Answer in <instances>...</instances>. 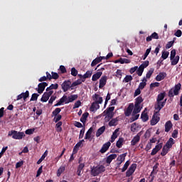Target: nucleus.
Listing matches in <instances>:
<instances>
[{"instance_id": "1", "label": "nucleus", "mask_w": 182, "mask_h": 182, "mask_svg": "<svg viewBox=\"0 0 182 182\" xmlns=\"http://www.w3.org/2000/svg\"><path fill=\"white\" fill-rule=\"evenodd\" d=\"M79 97L77 95H71L70 96L68 97V95H63L55 105H54L55 107H58V106H61L63 103L68 105V103H72V102H75Z\"/></svg>"}, {"instance_id": "2", "label": "nucleus", "mask_w": 182, "mask_h": 182, "mask_svg": "<svg viewBox=\"0 0 182 182\" xmlns=\"http://www.w3.org/2000/svg\"><path fill=\"white\" fill-rule=\"evenodd\" d=\"M181 90V83H178L174 85L173 87L171 88L168 92V96L170 99H173L175 96L180 95Z\"/></svg>"}, {"instance_id": "3", "label": "nucleus", "mask_w": 182, "mask_h": 182, "mask_svg": "<svg viewBox=\"0 0 182 182\" xmlns=\"http://www.w3.org/2000/svg\"><path fill=\"white\" fill-rule=\"evenodd\" d=\"M106 171V167L103 165H97V166H91V176L93 177H96L99 176V174H102V173H105Z\"/></svg>"}, {"instance_id": "4", "label": "nucleus", "mask_w": 182, "mask_h": 182, "mask_svg": "<svg viewBox=\"0 0 182 182\" xmlns=\"http://www.w3.org/2000/svg\"><path fill=\"white\" fill-rule=\"evenodd\" d=\"M103 103V97H100L98 101H95L92 103L90 108V112H96L98 109H100V105Z\"/></svg>"}, {"instance_id": "5", "label": "nucleus", "mask_w": 182, "mask_h": 182, "mask_svg": "<svg viewBox=\"0 0 182 182\" xmlns=\"http://www.w3.org/2000/svg\"><path fill=\"white\" fill-rule=\"evenodd\" d=\"M160 112L155 111L151 120V126H156L158 122H160Z\"/></svg>"}, {"instance_id": "6", "label": "nucleus", "mask_w": 182, "mask_h": 182, "mask_svg": "<svg viewBox=\"0 0 182 182\" xmlns=\"http://www.w3.org/2000/svg\"><path fill=\"white\" fill-rule=\"evenodd\" d=\"M136 168H137V164H132L126 172V177L133 176V173L136 171Z\"/></svg>"}, {"instance_id": "7", "label": "nucleus", "mask_w": 182, "mask_h": 182, "mask_svg": "<svg viewBox=\"0 0 182 182\" xmlns=\"http://www.w3.org/2000/svg\"><path fill=\"white\" fill-rule=\"evenodd\" d=\"M136 168H137V164H132L126 172V177L133 176V173L136 171Z\"/></svg>"}, {"instance_id": "8", "label": "nucleus", "mask_w": 182, "mask_h": 182, "mask_svg": "<svg viewBox=\"0 0 182 182\" xmlns=\"http://www.w3.org/2000/svg\"><path fill=\"white\" fill-rule=\"evenodd\" d=\"M48 86V82H41L38 85V88L36 89L39 95H42L45 92V89Z\"/></svg>"}, {"instance_id": "9", "label": "nucleus", "mask_w": 182, "mask_h": 182, "mask_svg": "<svg viewBox=\"0 0 182 182\" xmlns=\"http://www.w3.org/2000/svg\"><path fill=\"white\" fill-rule=\"evenodd\" d=\"M8 136H12V137H25V133L18 132V131L11 130L9 132Z\"/></svg>"}, {"instance_id": "10", "label": "nucleus", "mask_w": 182, "mask_h": 182, "mask_svg": "<svg viewBox=\"0 0 182 182\" xmlns=\"http://www.w3.org/2000/svg\"><path fill=\"white\" fill-rule=\"evenodd\" d=\"M53 95V91L46 92L43 94L41 102H46L49 100V97Z\"/></svg>"}, {"instance_id": "11", "label": "nucleus", "mask_w": 182, "mask_h": 182, "mask_svg": "<svg viewBox=\"0 0 182 182\" xmlns=\"http://www.w3.org/2000/svg\"><path fill=\"white\" fill-rule=\"evenodd\" d=\"M61 86L63 92H68L69 89H72V82L70 80L64 81Z\"/></svg>"}, {"instance_id": "12", "label": "nucleus", "mask_w": 182, "mask_h": 182, "mask_svg": "<svg viewBox=\"0 0 182 182\" xmlns=\"http://www.w3.org/2000/svg\"><path fill=\"white\" fill-rule=\"evenodd\" d=\"M29 97V91L26 90L25 92H22L21 94L17 96L16 100H21V99H23L24 102H26V99Z\"/></svg>"}, {"instance_id": "13", "label": "nucleus", "mask_w": 182, "mask_h": 182, "mask_svg": "<svg viewBox=\"0 0 182 182\" xmlns=\"http://www.w3.org/2000/svg\"><path fill=\"white\" fill-rule=\"evenodd\" d=\"M110 146H112V143H110V141H107L104 144L101 149L100 150V153H102V154L104 153H106L109 150V147H110Z\"/></svg>"}, {"instance_id": "14", "label": "nucleus", "mask_w": 182, "mask_h": 182, "mask_svg": "<svg viewBox=\"0 0 182 182\" xmlns=\"http://www.w3.org/2000/svg\"><path fill=\"white\" fill-rule=\"evenodd\" d=\"M106 83H107V76L104 75L100 79V89H102V87H105V86H106Z\"/></svg>"}, {"instance_id": "15", "label": "nucleus", "mask_w": 182, "mask_h": 182, "mask_svg": "<svg viewBox=\"0 0 182 182\" xmlns=\"http://www.w3.org/2000/svg\"><path fill=\"white\" fill-rule=\"evenodd\" d=\"M164 106H165V102H156V105H155V112H158L160 113V110L163 109Z\"/></svg>"}, {"instance_id": "16", "label": "nucleus", "mask_w": 182, "mask_h": 182, "mask_svg": "<svg viewBox=\"0 0 182 182\" xmlns=\"http://www.w3.org/2000/svg\"><path fill=\"white\" fill-rule=\"evenodd\" d=\"M134 107V105L133 103L129 104L124 112L125 116L127 117L130 116V114H132V112H133Z\"/></svg>"}, {"instance_id": "17", "label": "nucleus", "mask_w": 182, "mask_h": 182, "mask_svg": "<svg viewBox=\"0 0 182 182\" xmlns=\"http://www.w3.org/2000/svg\"><path fill=\"white\" fill-rule=\"evenodd\" d=\"M114 110V107H109L107 108V110L104 112V113H106L107 116L109 117V119H112L113 117V111Z\"/></svg>"}, {"instance_id": "18", "label": "nucleus", "mask_w": 182, "mask_h": 182, "mask_svg": "<svg viewBox=\"0 0 182 182\" xmlns=\"http://www.w3.org/2000/svg\"><path fill=\"white\" fill-rule=\"evenodd\" d=\"M167 76V73L164 72L159 73V75H156L155 80L157 82H161V80H164V78Z\"/></svg>"}, {"instance_id": "19", "label": "nucleus", "mask_w": 182, "mask_h": 182, "mask_svg": "<svg viewBox=\"0 0 182 182\" xmlns=\"http://www.w3.org/2000/svg\"><path fill=\"white\" fill-rule=\"evenodd\" d=\"M103 59H105V56H100L96 58L95 59H94L92 60V62L91 63V66L92 68H93V66H96V65H97V63H100V62H102V60H103Z\"/></svg>"}, {"instance_id": "20", "label": "nucleus", "mask_w": 182, "mask_h": 182, "mask_svg": "<svg viewBox=\"0 0 182 182\" xmlns=\"http://www.w3.org/2000/svg\"><path fill=\"white\" fill-rule=\"evenodd\" d=\"M116 157H117V154H112L108 156L106 159L107 164H110V163H112V161H113V160H114Z\"/></svg>"}, {"instance_id": "21", "label": "nucleus", "mask_w": 182, "mask_h": 182, "mask_svg": "<svg viewBox=\"0 0 182 182\" xmlns=\"http://www.w3.org/2000/svg\"><path fill=\"white\" fill-rule=\"evenodd\" d=\"M172 128H173V123L171 122V121L166 122L165 124V132L166 133H168V132H170V130H171Z\"/></svg>"}, {"instance_id": "22", "label": "nucleus", "mask_w": 182, "mask_h": 182, "mask_svg": "<svg viewBox=\"0 0 182 182\" xmlns=\"http://www.w3.org/2000/svg\"><path fill=\"white\" fill-rule=\"evenodd\" d=\"M103 75L102 72H97L95 74L92 75V82H96L98 79H100V77Z\"/></svg>"}, {"instance_id": "23", "label": "nucleus", "mask_w": 182, "mask_h": 182, "mask_svg": "<svg viewBox=\"0 0 182 182\" xmlns=\"http://www.w3.org/2000/svg\"><path fill=\"white\" fill-rule=\"evenodd\" d=\"M146 110H147V108H145L144 111H143L141 114L142 122H147V120H149V115L146 112Z\"/></svg>"}, {"instance_id": "24", "label": "nucleus", "mask_w": 182, "mask_h": 182, "mask_svg": "<svg viewBox=\"0 0 182 182\" xmlns=\"http://www.w3.org/2000/svg\"><path fill=\"white\" fill-rule=\"evenodd\" d=\"M141 109H143L142 107H140V105L134 104V110L132 112L133 114H137V113H140V112H141Z\"/></svg>"}, {"instance_id": "25", "label": "nucleus", "mask_w": 182, "mask_h": 182, "mask_svg": "<svg viewBox=\"0 0 182 182\" xmlns=\"http://www.w3.org/2000/svg\"><path fill=\"white\" fill-rule=\"evenodd\" d=\"M92 74H93V71L92 70H87L86 72V73H85L83 75L82 82H85V80H86V79H88L89 77H92Z\"/></svg>"}, {"instance_id": "26", "label": "nucleus", "mask_w": 182, "mask_h": 182, "mask_svg": "<svg viewBox=\"0 0 182 182\" xmlns=\"http://www.w3.org/2000/svg\"><path fill=\"white\" fill-rule=\"evenodd\" d=\"M175 141L173 139V138H170L168 141H166L165 146L168 147V149H171L173 147V144H174Z\"/></svg>"}, {"instance_id": "27", "label": "nucleus", "mask_w": 182, "mask_h": 182, "mask_svg": "<svg viewBox=\"0 0 182 182\" xmlns=\"http://www.w3.org/2000/svg\"><path fill=\"white\" fill-rule=\"evenodd\" d=\"M88 117H89V112L83 113L80 118V122L83 124L86 123V120H87Z\"/></svg>"}, {"instance_id": "28", "label": "nucleus", "mask_w": 182, "mask_h": 182, "mask_svg": "<svg viewBox=\"0 0 182 182\" xmlns=\"http://www.w3.org/2000/svg\"><path fill=\"white\" fill-rule=\"evenodd\" d=\"M105 130H106V127L105 126H102L98 129L96 132L97 137H99L101 134H103V133H105Z\"/></svg>"}, {"instance_id": "29", "label": "nucleus", "mask_w": 182, "mask_h": 182, "mask_svg": "<svg viewBox=\"0 0 182 182\" xmlns=\"http://www.w3.org/2000/svg\"><path fill=\"white\" fill-rule=\"evenodd\" d=\"M83 168H85V164H80L77 170V176H82V170H83Z\"/></svg>"}, {"instance_id": "30", "label": "nucleus", "mask_w": 182, "mask_h": 182, "mask_svg": "<svg viewBox=\"0 0 182 182\" xmlns=\"http://www.w3.org/2000/svg\"><path fill=\"white\" fill-rule=\"evenodd\" d=\"M168 151H170V148H168V146H166V145H164L162 148V151L161 152V156H166V154H167V153H168Z\"/></svg>"}, {"instance_id": "31", "label": "nucleus", "mask_w": 182, "mask_h": 182, "mask_svg": "<svg viewBox=\"0 0 182 182\" xmlns=\"http://www.w3.org/2000/svg\"><path fill=\"white\" fill-rule=\"evenodd\" d=\"M179 60H180V55H176L172 60H171V65L176 66V65H177V63H178Z\"/></svg>"}, {"instance_id": "32", "label": "nucleus", "mask_w": 182, "mask_h": 182, "mask_svg": "<svg viewBox=\"0 0 182 182\" xmlns=\"http://www.w3.org/2000/svg\"><path fill=\"white\" fill-rule=\"evenodd\" d=\"M164 97H166V92H161L160 94L158 95L156 102H161L162 100H164Z\"/></svg>"}, {"instance_id": "33", "label": "nucleus", "mask_w": 182, "mask_h": 182, "mask_svg": "<svg viewBox=\"0 0 182 182\" xmlns=\"http://www.w3.org/2000/svg\"><path fill=\"white\" fill-rule=\"evenodd\" d=\"M120 129H117L114 130V132H113L112 135L111 136V137H122V135L120 134Z\"/></svg>"}, {"instance_id": "34", "label": "nucleus", "mask_w": 182, "mask_h": 182, "mask_svg": "<svg viewBox=\"0 0 182 182\" xmlns=\"http://www.w3.org/2000/svg\"><path fill=\"white\" fill-rule=\"evenodd\" d=\"M82 82H83L82 80H77L76 81L73 82L71 84V90H73V87H75V86H79V85H82Z\"/></svg>"}, {"instance_id": "35", "label": "nucleus", "mask_w": 182, "mask_h": 182, "mask_svg": "<svg viewBox=\"0 0 182 182\" xmlns=\"http://www.w3.org/2000/svg\"><path fill=\"white\" fill-rule=\"evenodd\" d=\"M124 141V139L123 138H119V140L117 141L116 146L118 149H122V146H123V142Z\"/></svg>"}, {"instance_id": "36", "label": "nucleus", "mask_w": 182, "mask_h": 182, "mask_svg": "<svg viewBox=\"0 0 182 182\" xmlns=\"http://www.w3.org/2000/svg\"><path fill=\"white\" fill-rule=\"evenodd\" d=\"M117 122H119V119L117 118H114L112 119V121H109V126H117Z\"/></svg>"}, {"instance_id": "37", "label": "nucleus", "mask_w": 182, "mask_h": 182, "mask_svg": "<svg viewBox=\"0 0 182 182\" xmlns=\"http://www.w3.org/2000/svg\"><path fill=\"white\" fill-rule=\"evenodd\" d=\"M62 112L60 108H55L54 111L52 112V117H56V116L59 115V114Z\"/></svg>"}, {"instance_id": "38", "label": "nucleus", "mask_w": 182, "mask_h": 182, "mask_svg": "<svg viewBox=\"0 0 182 182\" xmlns=\"http://www.w3.org/2000/svg\"><path fill=\"white\" fill-rule=\"evenodd\" d=\"M143 97H141V96H139L138 97H136L135 99V104L136 105H141V103H143Z\"/></svg>"}, {"instance_id": "39", "label": "nucleus", "mask_w": 182, "mask_h": 182, "mask_svg": "<svg viewBox=\"0 0 182 182\" xmlns=\"http://www.w3.org/2000/svg\"><path fill=\"white\" fill-rule=\"evenodd\" d=\"M127 154H122L117 158V161H120L121 163H123L124 160H126V156Z\"/></svg>"}, {"instance_id": "40", "label": "nucleus", "mask_w": 182, "mask_h": 182, "mask_svg": "<svg viewBox=\"0 0 182 182\" xmlns=\"http://www.w3.org/2000/svg\"><path fill=\"white\" fill-rule=\"evenodd\" d=\"M140 141V137H134V139L131 141L132 146H136L137 143Z\"/></svg>"}, {"instance_id": "41", "label": "nucleus", "mask_w": 182, "mask_h": 182, "mask_svg": "<svg viewBox=\"0 0 182 182\" xmlns=\"http://www.w3.org/2000/svg\"><path fill=\"white\" fill-rule=\"evenodd\" d=\"M129 166H130V161H127L122 168V173H124L127 168H129Z\"/></svg>"}, {"instance_id": "42", "label": "nucleus", "mask_w": 182, "mask_h": 182, "mask_svg": "<svg viewBox=\"0 0 182 182\" xmlns=\"http://www.w3.org/2000/svg\"><path fill=\"white\" fill-rule=\"evenodd\" d=\"M65 171V166H60L57 171V177H60L62 176V173Z\"/></svg>"}, {"instance_id": "43", "label": "nucleus", "mask_w": 182, "mask_h": 182, "mask_svg": "<svg viewBox=\"0 0 182 182\" xmlns=\"http://www.w3.org/2000/svg\"><path fill=\"white\" fill-rule=\"evenodd\" d=\"M38 97H39V94H38V93L32 94L30 102H35V101L38 100Z\"/></svg>"}, {"instance_id": "44", "label": "nucleus", "mask_w": 182, "mask_h": 182, "mask_svg": "<svg viewBox=\"0 0 182 182\" xmlns=\"http://www.w3.org/2000/svg\"><path fill=\"white\" fill-rule=\"evenodd\" d=\"M132 80H133V77L132 75H126L123 82L125 83H129V82H132Z\"/></svg>"}, {"instance_id": "45", "label": "nucleus", "mask_w": 182, "mask_h": 182, "mask_svg": "<svg viewBox=\"0 0 182 182\" xmlns=\"http://www.w3.org/2000/svg\"><path fill=\"white\" fill-rule=\"evenodd\" d=\"M153 73H154V68H150V70L146 75V78L150 79V77H151V75H153Z\"/></svg>"}, {"instance_id": "46", "label": "nucleus", "mask_w": 182, "mask_h": 182, "mask_svg": "<svg viewBox=\"0 0 182 182\" xmlns=\"http://www.w3.org/2000/svg\"><path fill=\"white\" fill-rule=\"evenodd\" d=\"M156 168H159V163H156L154 166H153V170L151 172V174L149 176H153V174H157V171H156Z\"/></svg>"}, {"instance_id": "47", "label": "nucleus", "mask_w": 182, "mask_h": 182, "mask_svg": "<svg viewBox=\"0 0 182 182\" xmlns=\"http://www.w3.org/2000/svg\"><path fill=\"white\" fill-rule=\"evenodd\" d=\"M170 55V53L168 51H162L161 58L164 60L167 59L168 58V55Z\"/></svg>"}, {"instance_id": "48", "label": "nucleus", "mask_w": 182, "mask_h": 182, "mask_svg": "<svg viewBox=\"0 0 182 182\" xmlns=\"http://www.w3.org/2000/svg\"><path fill=\"white\" fill-rule=\"evenodd\" d=\"M143 72H144V68L139 66L138 70H136V74L138 75V76H141V75H143Z\"/></svg>"}, {"instance_id": "49", "label": "nucleus", "mask_w": 182, "mask_h": 182, "mask_svg": "<svg viewBox=\"0 0 182 182\" xmlns=\"http://www.w3.org/2000/svg\"><path fill=\"white\" fill-rule=\"evenodd\" d=\"M46 157V152H45L41 157L39 159V160L37 161V164H41L44 160L45 158Z\"/></svg>"}, {"instance_id": "50", "label": "nucleus", "mask_w": 182, "mask_h": 182, "mask_svg": "<svg viewBox=\"0 0 182 182\" xmlns=\"http://www.w3.org/2000/svg\"><path fill=\"white\" fill-rule=\"evenodd\" d=\"M93 133V128L90 127L85 134V137H91L92 134Z\"/></svg>"}, {"instance_id": "51", "label": "nucleus", "mask_w": 182, "mask_h": 182, "mask_svg": "<svg viewBox=\"0 0 182 182\" xmlns=\"http://www.w3.org/2000/svg\"><path fill=\"white\" fill-rule=\"evenodd\" d=\"M139 117H140V114H133L132 112V117H131L132 122H135V120H137V119H139Z\"/></svg>"}, {"instance_id": "52", "label": "nucleus", "mask_w": 182, "mask_h": 182, "mask_svg": "<svg viewBox=\"0 0 182 182\" xmlns=\"http://www.w3.org/2000/svg\"><path fill=\"white\" fill-rule=\"evenodd\" d=\"M62 122H58L55 127L57 128L58 132H62Z\"/></svg>"}, {"instance_id": "53", "label": "nucleus", "mask_w": 182, "mask_h": 182, "mask_svg": "<svg viewBox=\"0 0 182 182\" xmlns=\"http://www.w3.org/2000/svg\"><path fill=\"white\" fill-rule=\"evenodd\" d=\"M26 134H33L35 133V128L26 129L25 132Z\"/></svg>"}, {"instance_id": "54", "label": "nucleus", "mask_w": 182, "mask_h": 182, "mask_svg": "<svg viewBox=\"0 0 182 182\" xmlns=\"http://www.w3.org/2000/svg\"><path fill=\"white\" fill-rule=\"evenodd\" d=\"M51 75L52 79H54L55 80L59 79V74H58V73L51 72Z\"/></svg>"}, {"instance_id": "55", "label": "nucleus", "mask_w": 182, "mask_h": 182, "mask_svg": "<svg viewBox=\"0 0 182 182\" xmlns=\"http://www.w3.org/2000/svg\"><path fill=\"white\" fill-rule=\"evenodd\" d=\"M56 95H51L48 101L49 105H52L55 100H56Z\"/></svg>"}, {"instance_id": "56", "label": "nucleus", "mask_w": 182, "mask_h": 182, "mask_svg": "<svg viewBox=\"0 0 182 182\" xmlns=\"http://www.w3.org/2000/svg\"><path fill=\"white\" fill-rule=\"evenodd\" d=\"M162 148H163V143H159L156 144L154 147V149L158 151H160V150H161Z\"/></svg>"}, {"instance_id": "57", "label": "nucleus", "mask_w": 182, "mask_h": 182, "mask_svg": "<svg viewBox=\"0 0 182 182\" xmlns=\"http://www.w3.org/2000/svg\"><path fill=\"white\" fill-rule=\"evenodd\" d=\"M130 60L127 59V58H121V61H120V63L121 65H123L124 63H130Z\"/></svg>"}, {"instance_id": "58", "label": "nucleus", "mask_w": 182, "mask_h": 182, "mask_svg": "<svg viewBox=\"0 0 182 182\" xmlns=\"http://www.w3.org/2000/svg\"><path fill=\"white\" fill-rule=\"evenodd\" d=\"M173 45H174V41L168 42L166 46V49H170V48H171V46H173Z\"/></svg>"}, {"instance_id": "59", "label": "nucleus", "mask_w": 182, "mask_h": 182, "mask_svg": "<svg viewBox=\"0 0 182 182\" xmlns=\"http://www.w3.org/2000/svg\"><path fill=\"white\" fill-rule=\"evenodd\" d=\"M71 75L72 76H77V70L75 68H71Z\"/></svg>"}, {"instance_id": "60", "label": "nucleus", "mask_w": 182, "mask_h": 182, "mask_svg": "<svg viewBox=\"0 0 182 182\" xmlns=\"http://www.w3.org/2000/svg\"><path fill=\"white\" fill-rule=\"evenodd\" d=\"M61 119H62V115L60 114H58L56 117H54V119H53L55 123H58V122H59Z\"/></svg>"}, {"instance_id": "61", "label": "nucleus", "mask_w": 182, "mask_h": 182, "mask_svg": "<svg viewBox=\"0 0 182 182\" xmlns=\"http://www.w3.org/2000/svg\"><path fill=\"white\" fill-rule=\"evenodd\" d=\"M160 86V82H152L150 84V88L152 89V87H159Z\"/></svg>"}, {"instance_id": "62", "label": "nucleus", "mask_w": 182, "mask_h": 182, "mask_svg": "<svg viewBox=\"0 0 182 182\" xmlns=\"http://www.w3.org/2000/svg\"><path fill=\"white\" fill-rule=\"evenodd\" d=\"M147 85L146 82H140L139 85L138 89H140L141 90H143L144 87H146V85Z\"/></svg>"}, {"instance_id": "63", "label": "nucleus", "mask_w": 182, "mask_h": 182, "mask_svg": "<svg viewBox=\"0 0 182 182\" xmlns=\"http://www.w3.org/2000/svg\"><path fill=\"white\" fill-rule=\"evenodd\" d=\"M176 50H172L171 51V56H170V59L171 60H173V59H174V58H176Z\"/></svg>"}, {"instance_id": "64", "label": "nucleus", "mask_w": 182, "mask_h": 182, "mask_svg": "<svg viewBox=\"0 0 182 182\" xmlns=\"http://www.w3.org/2000/svg\"><path fill=\"white\" fill-rule=\"evenodd\" d=\"M141 68H144V69L145 68H147V66H149V60H146L144 61L141 65Z\"/></svg>"}]
</instances>
